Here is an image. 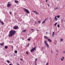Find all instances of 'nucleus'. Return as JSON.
<instances>
[{
  "instance_id": "0eeeda50",
  "label": "nucleus",
  "mask_w": 65,
  "mask_h": 65,
  "mask_svg": "<svg viewBox=\"0 0 65 65\" xmlns=\"http://www.w3.org/2000/svg\"><path fill=\"white\" fill-rule=\"evenodd\" d=\"M0 23H1L2 25H3V24H4V23H3V22L1 21V19H0Z\"/></svg>"
},
{
  "instance_id": "09e8293b",
  "label": "nucleus",
  "mask_w": 65,
  "mask_h": 65,
  "mask_svg": "<svg viewBox=\"0 0 65 65\" xmlns=\"http://www.w3.org/2000/svg\"><path fill=\"white\" fill-rule=\"evenodd\" d=\"M31 30H33V29H30Z\"/></svg>"
},
{
  "instance_id": "423d86ee",
  "label": "nucleus",
  "mask_w": 65,
  "mask_h": 65,
  "mask_svg": "<svg viewBox=\"0 0 65 65\" xmlns=\"http://www.w3.org/2000/svg\"><path fill=\"white\" fill-rule=\"evenodd\" d=\"M32 11L33 12L35 13V14H39V13L35 11Z\"/></svg>"
},
{
  "instance_id": "4c0bfd02",
  "label": "nucleus",
  "mask_w": 65,
  "mask_h": 65,
  "mask_svg": "<svg viewBox=\"0 0 65 65\" xmlns=\"http://www.w3.org/2000/svg\"><path fill=\"white\" fill-rule=\"evenodd\" d=\"M20 60H21V61H23V59L20 58Z\"/></svg>"
},
{
  "instance_id": "cd10ccee",
  "label": "nucleus",
  "mask_w": 65,
  "mask_h": 65,
  "mask_svg": "<svg viewBox=\"0 0 65 65\" xmlns=\"http://www.w3.org/2000/svg\"><path fill=\"white\" fill-rule=\"evenodd\" d=\"M37 58H36V59H35V62H36V61H37Z\"/></svg>"
},
{
  "instance_id": "9b49d317",
  "label": "nucleus",
  "mask_w": 65,
  "mask_h": 65,
  "mask_svg": "<svg viewBox=\"0 0 65 65\" xmlns=\"http://www.w3.org/2000/svg\"><path fill=\"white\" fill-rule=\"evenodd\" d=\"M45 21H46V20L45 19L42 22V24H43L45 22Z\"/></svg>"
},
{
  "instance_id": "864d4df0",
  "label": "nucleus",
  "mask_w": 65,
  "mask_h": 65,
  "mask_svg": "<svg viewBox=\"0 0 65 65\" xmlns=\"http://www.w3.org/2000/svg\"><path fill=\"white\" fill-rule=\"evenodd\" d=\"M12 43L13 42V41H12Z\"/></svg>"
},
{
  "instance_id": "5701e85b",
  "label": "nucleus",
  "mask_w": 65,
  "mask_h": 65,
  "mask_svg": "<svg viewBox=\"0 0 65 65\" xmlns=\"http://www.w3.org/2000/svg\"><path fill=\"white\" fill-rule=\"evenodd\" d=\"M57 26L58 28H60V25L59 24Z\"/></svg>"
},
{
  "instance_id": "72a5a7b5",
  "label": "nucleus",
  "mask_w": 65,
  "mask_h": 65,
  "mask_svg": "<svg viewBox=\"0 0 65 65\" xmlns=\"http://www.w3.org/2000/svg\"><path fill=\"white\" fill-rule=\"evenodd\" d=\"M11 47L12 48H13V46L12 45L11 46Z\"/></svg>"
},
{
  "instance_id": "412c9836",
  "label": "nucleus",
  "mask_w": 65,
  "mask_h": 65,
  "mask_svg": "<svg viewBox=\"0 0 65 65\" xmlns=\"http://www.w3.org/2000/svg\"><path fill=\"white\" fill-rule=\"evenodd\" d=\"M26 30H24L22 31V32H26Z\"/></svg>"
},
{
  "instance_id": "473e14b6",
  "label": "nucleus",
  "mask_w": 65,
  "mask_h": 65,
  "mask_svg": "<svg viewBox=\"0 0 65 65\" xmlns=\"http://www.w3.org/2000/svg\"><path fill=\"white\" fill-rule=\"evenodd\" d=\"M58 9V7H56L55 8V9Z\"/></svg>"
},
{
  "instance_id": "7ed1b4c3",
  "label": "nucleus",
  "mask_w": 65,
  "mask_h": 65,
  "mask_svg": "<svg viewBox=\"0 0 65 65\" xmlns=\"http://www.w3.org/2000/svg\"><path fill=\"white\" fill-rule=\"evenodd\" d=\"M24 10L26 12V13H29V10H27V9L25 8H24Z\"/></svg>"
},
{
  "instance_id": "bb28decb",
  "label": "nucleus",
  "mask_w": 65,
  "mask_h": 65,
  "mask_svg": "<svg viewBox=\"0 0 65 65\" xmlns=\"http://www.w3.org/2000/svg\"><path fill=\"white\" fill-rule=\"evenodd\" d=\"M50 19L51 21H52V18H51V17L50 18Z\"/></svg>"
},
{
  "instance_id": "603ef678",
  "label": "nucleus",
  "mask_w": 65,
  "mask_h": 65,
  "mask_svg": "<svg viewBox=\"0 0 65 65\" xmlns=\"http://www.w3.org/2000/svg\"><path fill=\"white\" fill-rule=\"evenodd\" d=\"M37 31H39V30H37Z\"/></svg>"
},
{
  "instance_id": "2eb2a0df",
  "label": "nucleus",
  "mask_w": 65,
  "mask_h": 65,
  "mask_svg": "<svg viewBox=\"0 0 65 65\" xmlns=\"http://www.w3.org/2000/svg\"><path fill=\"white\" fill-rule=\"evenodd\" d=\"M14 2H15V3H19V2H18V1H17L15 0Z\"/></svg>"
},
{
  "instance_id": "f3484780",
  "label": "nucleus",
  "mask_w": 65,
  "mask_h": 65,
  "mask_svg": "<svg viewBox=\"0 0 65 65\" xmlns=\"http://www.w3.org/2000/svg\"><path fill=\"white\" fill-rule=\"evenodd\" d=\"M54 20L55 21H57L58 20V18H55Z\"/></svg>"
},
{
  "instance_id": "de8ad7c7",
  "label": "nucleus",
  "mask_w": 65,
  "mask_h": 65,
  "mask_svg": "<svg viewBox=\"0 0 65 65\" xmlns=\"http://www.w3.org/2000/svg\"><path fill=\"white\" fill-rule=\"evenodd\" d=\"M35 65H37V64H36V62H35Z\"/></svg>"
},
{
  "instance_id": "4468645a",
  "label": "nucleus",
  "mask_w": 65,
  "mask_h": 65,
  "mask_svg": "<svg viewBox=\"0 0 65 65\" xmlns=\"http://www.w3.org/2000/svg\"><path fill=\"white\" fill-rule=\"evenodd\" d=\"M5 49H7V48H8V46H5Z\"/></svg>"
},
{
  "instance_id": "393cba45",
  "label": "nucleus",
  "mask_w": 65,
  "mask_h": 65,
  "mask_svg": "<svg viewBox=\"0 0 65 65\" xmlns=\"http://www.w3.org/2000/svg\"><path fill=\"white\" fill-rule=\"evenodd\" d=\"M57 23H55V26H56V25H57Z\"/></svg>"
},
{
  "instance_id": "79ce46f5",
  "label": "nucleus",
  "mask_w": 65,
  "mask_h": 65,
  "mask_svg": "<svg viewBox=\"0 0 65 65\" xmlns=\"http://www.w3.org/2000/svg\"><path fill=\"white\" fill-rule=\"evenodd\" d=\"M22 40H24V38H23L22 39Z\"/></svg>"
},
{
  "instance_id": "e433bc0d",
  "label": "nucleus",
  "mask_w": 65,
  "mask_h": 65,
  "mask_svg": "<svg viewBox=\"0 0 65 65\" xmlns=\"http://www.w3.org/2000/svg\"><path fill=\"white\" fill-rule=\"evenodd\" d=\"M26 54H27V55H28V52H26Z\"/></svg>"
},
{
  "instance_id": "39448f33",
  "label": "nucleus",
  "mask_w": 65,
  "mask_h": 65,
  "mask_svg": "<svg viewBox=\"0 0 65 65\" xmlns=\"http://www.w3.org/2000/svg\"><path fill=\"white\" fill-rule=\"evenodd\" d=\"M35 47H34V48H32L30 51L31 52H33L34 51H35Z\"/></svg>"
},
{
  "instance_id": "7c9ffc66",
  "label": "nucleus",
  "mask_w": 65,
  "mask_h": 65,
  "mask_svg": "<svg viewBox=\"0 0 65 65\" xmlns=\"http://www.w3.org/2000/svg\"><path fill=\"white\" fill-rule=\"evenodd\" d=\"M38 23H41V21H38Z\"/></svg>"
},
{
  "instance_id": "f704fd0d",
  "label": "nucleus",
  "mask_w": 65,
  "mask_h": 65,
  "mask_svg": "<svg viewBox=\"0 0 65 65\" xmlns=\"http://www.w3.org/2000/svg\"><path fill=\"white\" fill-rule=\"evenodd\" d=\"M51 53H52V54H53V51L52 50H51Z\"/></svg>"
},
{
  "instance_id": "8fccbe9b",
  "label": "nucleus",
  "mask_w": 65,
  "mask_h": 65,
  "mask_svg": "<svg viewBox=\"0 0 65 65\" xmlns=\"http://www.w3.org/2000/svg\"><path fill=\"white\" fill-rule=\"evenodd\" d=\"M63 22H64V23H65V20L63 21Z\"/></svg>"
},
{
  "instance_id": "4be33fe9",
  "label": "nucleus",
  "mask_w": 65,
  "mask_h": 65,
  "mask_svg": "<svg viewBox=\"0 0 65 65\" xmlns=\"http://www.w3.org/2000/svg\"><path fill=\"white\" fill-rule=\"evenodd\" d=\"M7 62L8 63H9L10 62V61H9V60H7Z\"/></svg>"
},
{
  "instance_id": "5fc2aeb1",
  "label": "nucleus",
  "mask_w": 65,
  "mask_h": 65,
  "mask_svg": "<svg viewBox=\"0 0 65 65\" xmlns=\"http://www.w3.org/2000/svg\"><path fill=\"white\" fill-rule=\"evenodd\" d=\"M8 3H10V2H9Z\"/></svg>"
},
{
  "instance_id": "49530a36",
  "label": "nucleus",
  "mask_w": 65,
  "mask_h": 65,
  "mask_svg": "<svg viewBox=\"0 0 65 65\" xmlns=\"http://www.w3.org/2000/svg\"><path fill=\"white\" fill-rule=\"evenodd\" d=\"M57 16H55V18H57Z\"/></svg>"
},
{
  "instance_id": "2f4dec72",
  "label": "nucleus",
  "mask_w": 65,
  "mask_h": 65,
  "mask_svg": "<svg viewBox=\"0 0 65 65\" xmlns=\"http://www.w3.org/2000/svg\"><path fill=\"white\" fill-rule=\"evenodd\" d=\"M28 41H30V39L29 38V39H28Z\"/></svg>"
},
{
  "instance_id": "f03ea898",
  "label": "nucleus",
  "mask_w": 65,
  "mask_h": 65,
  "mask_svg": "<svg viewBox=\"0 0 65 65\" xmlns=\"http://www.w3.org/2000/svg\"><path fill=\"white\" fill-rule=\"evenodd\" d=\"M45 45H46L47 46V47L48 48H49V45L48 44V43H47V41H45Z\"/></svg>"
},
{
  "instance_id": "dca6fc26",
  "label": "nucleus",
  "mask_w": 65,
  "mask_h": 65,
  "mask_svg": "<svg viewBox=\"0 0 65 65\" xmlns=\"http://www.w3.org/2000/svg\"><path fill=\"white\" fill-rule=\"evenodd\" d=\"M4 43H0V45H2H2H4Z\"/></svg>"
},
{
  "instance_id": "c9c22d12",
  "label": "nucleus",
  "mask_w": 65,
  "mask_h": 65,
  "mask_svg": "<svg viewBox=\"0 0 65 65\" xmlns=\"http://www.w3.org/2000/svg\"><path fill=\"white\" fill-rule=\"evenodd\" d=\"M29 46V44H28V45H27V47H28V46Z\"/></svg>"
},
{
  "instance_id": "a211bd4d",
  "label": "nucleus",
  "mask_w": 65,
  "mask_h": 65,
  "mask_svg": "<svg viewBox=\"0 0 65 65\" xmlns=\"http://www.w3.org/2000/svg\"><path fill=\"white\" fill-rule=\"evenodd\" d=\"M14 53H15L16 54H17V53H18V51H15Z\"/></svg>"
},
{
  "instance_id": "f257e3e1",
  "label": "nucleus",
  "mask_w": 65,
  "mask_h": 65,
  "mask_svg": "<svg viewBox=\"0 0 65 65\" xmlns=\"http://www.w3.org/2000/svg\"><path fill=\"white\" fill-rule=\"evenodd\" d=\"M15 32V30H10L9 32V37H11L13 35H14Z\"/></svg>"
},
{
  "instance_id": "6ab92c4d",
  "label": "nucleus",
  "mask_w": 65,
  "mask_h": 65,
  "mask_svg": "<svg viewBox=\"0 0 65 65\" xmlns=\"http://www.w3.org/2000/svg\"><path fill=\"white\" fill-rule=\"evenodd\" d=\"M61 22L62 23H63V19H61Z\"/></svg>"
},
{
  "instance_id": "a18cd8bd",
  "label": "nucleus",
  "mask_w": 65,
  "mask_h": 65,
  "mask_svg": "<svg viewBox=\"0 0 65 65\" xmlns=\"http://www.w3.org/2000/svg\"><path fill=\"white\" fill-rule=\"evenodd\" d=\"M54 44H57V43H54Z\"/></svg>"
},
{
  "instance_id": "f8f14e48",
  "label": "nucleus",
  "mask_w": 65,
  "mask_h": 65,
  "mask_svg": "<svg viewBox=\"0 0 65 65\" xmlns=\"http://www.w3.org/2000/svg\"><path fill=\"white\" fill-rule=\"evenodd\" d=\"M55 34V32L54 31L53 32V33L52 34V37H53L54 36V34Z\"/></svg>"
},
{
  "instance_id": "3c124183",
  "label": "nucleus",
  "mask_w": 65,
  "mask_h": 65,
  "mask_svg": "<svg viewBox=\"0 0 65 65\" xmlns=\"http://www.w3.org/2000/svg\"><path fill=\"white\" fill-rule=\"evenodd\" d=\"M9 65H11V64L10 63L9 64Z\"/></svg>"
},
{
  "instance_id": "a878e982",
  "label": "nucleus",
  "mask_w": 65,
  "mask_h": 65,
  "mask_svg": "<svg viewBox=\"0 0 65 65\" xmlns=\"http://www.w3.org/2000/svg\"><path fill=\"white\" fill-rule=\"evenodd\" d=\"M56 51L57 52V53H58V52H59V51L58 50H56Z\"/></svg>"
},
{
  "instance_id": "b1692460",
  "label": "nucleus",
  "mask_w": 65,
  "mask_h": 65,
  "mask_svg": "<svg viewBox=\"0 0 65 65\" xmlns=\"http://www.w3.org/2000/svg\"><path fill=\"white\" fill-rule=\"evenodd\" d=\"M57 18H60V15H58L57 16Z\"/></svg>"
},
{
  "instance_id": "c85d7f7f",
  "label": "nucleus",
  "mask_w": 65,
  "mask_h": 65,
  "mask_svg": "<svg viewBox=\"0 0 65 65\" xmlns=\"http://www.w3.org/2000/svg\"><path fill=\"white\" fill-rule=\"evenodd\" d=\"M48 65V62H47L46 63V65Z\"/></svg>"
},
{
  "instance_id": "aec40b11",
  "label": "nucleus",
  "mask_w": 65,
  "mask_h": 65,
  "mask_svg": "<svg viewBox=\"0 0 65 65\" xmlns=\"http://www.w3.org/2000/svg\"><path fill=\"white\" fill-rule=\"evenodd\" d=\"M60 41H61V42L63 41V39H60Z\"/></svg>"
},
{
  "instance_id": "c03bdc74",
  "label": "nucleus",
  "mask_w": 65,
  "mask_h": 65,
  "mask_svg": "<svg viewBox=\"0 0 65 65\" xmlns=\"http://www.w3.org/2000/svg\"><path fill=\"white\" fill-rule=\"evenodd\" d=\"M48 6H50V5L49 4H48Z\"/></svg>"
},
{
  "instance_id": "ea45409f",
  "label": "nucleus",
  "mask_w": 65,
  "mask_h": 65,
  "mask_svg": "<svg viewBox=\"0 0 65 65\" xmlns=\"http://www.w3.org/2000/svg\"><path fill=\"white\" fill-rule=\"evenodd\" d=\"M35 23L36 24H37V22H36V21H35Z\"/></svg>"
},
{
  "instance_id": "37998d69",
  "label": "nucleus",
  "mask_w": 65,
  "mask_h": 65,
  "mask_svg": "<svg viewBox=\"0 0 65 65\" xmlns=\"http://www.w3.org/2000/svg\"><path fill=\"white\" fill-rule=\"evenodd\" d=\"M45 20H46V21L47 20V18H46V19H45Z\"/></svg>"
},
{
  "instance_id": "1a4fd4ad",
  "label": "nucleus",
  "mask_w": 65,
  "mask_h": 65,
  "mask_svg": "<svg viewBox=\"0 0 65 65\" xmlns=\"http://www.w3.org/2000/svg\"><path fill=\"white\" fill-rule=\"evenodd\" d=\"M62 58H61V61H63V60L64 59V57H62Z\"/></svg>"
},
{
  "instance_id": "6e6552de",
  "label": "nucleus",
  "mask_w": 65,
  "mask_h": 65,
  "mask_svg": "<svg viewBox=\"0 0 65 65\" xmlns=\"http://www.w3.org/2000/svg\"><path fill=\"white\" fill-rule=\"evenodd\" d=\"M11 4H8L7 5V7H9V6H11Z\"/></svg>"
},
{
  "instance_id": "20e7f679",
  "label": "nucleus",
  "mask_w": 65,
  "mask_h": 65,
  "mask_svg": "<svg viewBox=\"0 0 65 65\" xmlns=\"http://www.w3.org/2000/svg\"><path fill=\"white\" fill-rule=\"evenodd\" d=\"M13 28L15 29H17L18 28V26H14Z\"/></svg>"
},
{
  "instance_id": "58836bf2",
  "label": "nucleus",
  "mask_w": 65,
  "mask_h": 65,
  "mask_svg": "<svg viewBox=\"0 0 65 65\" xmlns=\"http://www.w3.org/2000/svg\"><path fill=\"white\" fill-rule=\"evenodd\" d=\"M47 1H48V0H46V2H47Z\"/></svg>"
},
{
  "instance_id": "a19ab883",
  "label": "nucleus",
  "mask_w": 65,
  "mask_h": 65,
  "mask_svg": "<svg viewBox=\"0 0 65 65\" xmlns=\"http://www.w3.org/2000/svg\"><path fill=\"white\" fill-rule=\"evenodd\" d=\"M63 53H64V54H65V51H63Z\"/></svg>"
},
{
  "instance_id": "9d476101",
  "label": "nucleus",
  "mask_w": 65,
  "mask_h": 65,
  "mask_svg": "<svg viewBox=\"0 0 65 65\" xmlns=\"http://www.w3.org/2000/svg\"><path fill=\"white\" fill-rule=\"evenodd\" d=\"M44 37L45 39H48V37H47L45 36H44Z\"/></svg>"
},
{
  "instance_id": "ddd939ff",
  "label": "nucleus",
  "mask_w": 65,
  "mask_h": 65,
  "mask_svg": "<svg viewBox=\"0 0 65 65\" xmlns=\"http://www.w3.org/2000/svg\"><path fill=\"white\" fill-rule=\"evenodd\" d=\"M47 40L48 41H49L50 42H52V40H51L50 39H48Z\"/></svg>"
},
{
  "instance_id": "c756f323",
  "label": "nucleus",
  "mask_w": 65,
  "mask_h": 65,
  "mask_svg": "<svg viewBox=\"0 0 65 65\" xmlns=\"http://www.w3.org/2000/svg\"><path fill=\"white\" fill-rule=\"evenodd\" d=\"M9 13L10 14H12V13L11 12H9Z\"/></svg>"
}]
</instances>
